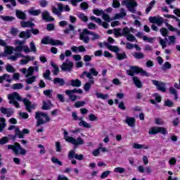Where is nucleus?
<instances>
[{
    "instance_id": "nucleus-1",
    "label": "nucleus",
    "mask_w": 180,
    "mask_h": 180,
    "mask_svg": "<svg viewBox=\"0 0 180 180\" xmlns=\"http://www.w3.org/2000/svg\"><path fill=\"white\" fill-rule=\"evenodd\" d=\"M15 51L22 52L23 51L26 54L29 53H37V49L34 41H32L30 44V48L27 45H25V41L16 40L15 42Z\"/></svg>"
},
{
    "instance_id": "nucleus-2",
    "label": "nucleus",
    "mask_w": 180,
    "mask_h": 180,
    "mask_svg": "<svg viewBox=\"0 0 180 180\" xmlns=\"http://www.w3.org/2000/svg\"><path fill=\"white\" fill-rule=\"evenodd\" d=\"M63 134L65 140L68 141V143H71V144H73V146H82V144L84 143L82 138L80 136L77 137V139H75L74 137L68 136V131H67L65 129L63 130Z\"/></svg>"
},
{
    "instance_id": "nucleus-3",
    "label": "nucleus",
    "mask_w": 180,
    "mask_h": 180,
    "mask_svg": "<svg viewBox=\"0 0 180 180\" xmlns=\"http://www.w3.org/2000/svg\"><path fill=\"white\" fill-rule=\"evenodd\" d=\"M122 5H125L126 8H127L128 11L131 12V13H136V15H141L140 11L136 12V8L137 6V2L136 0H123Z\"/></svg>"
},
{
    "instance_id": "nucleus-4",
    "label": "nucleus",
    "mask_w": 180,
    "mask_h": 180,
    "mask_svg": "<svg viewBox=\"0 0 180 180\" xmlns=\"http://www.w3.org/2000/svg\"><path fill=\"white\" fill-rule=\"evenodd\" d=\"M35 119L37 120V127L47 123V122H50V117L44 112H36Z\"/></svg>"
},
{
    "instance_id": "nucleus-5",
    "label": "nucleus",
    "mask_w": 180,
    "mask_h": 180,
    "mask_svg": "<svg viewBox=\"0 0 180 180\" xmlns=\"http://www.w3.org/2000/svg\"><path fill=\"white\" fill-rule=\"evenodd\" d=\"M7 148L8 150H12L15 155H19V154H21V155H26V150L22 148L20 144L18 143H15L14 145H8Z\"/></svg>"
},
{
    "instance_id": "nucleus-6",
    "label": "nucleus",
    "mask_w": 180,
    "mask_h": 180,
    "mask_svg": "<svg viewBox=\"0 0 180 180\" xmlns=\"http://www.w3.org/2000/svg\"><path fill=\"white\" fill-rule=\"evenodd\" d=\"M8 99L9 101V103H11V105H14V106L17 108H20L19 103H18V101H22V98L20 97L19 94L14 92L11 94H8Z\"/></svg>"
},
{
    "instance_id": "nucleus-7",
    "label": "nucleus",
    "mask_w": 180,
    "mask_h": 180,
    "mask_svg": "<svg viewBox=\"0 0 180 180\" xmlns=\"http://www.w3.org/2000/svg\"><path fill=\"white\" fill-rule=\"evenodd\" d=\"M41 44H51V46H63L64 44L60 40H55L46 36L41 41Z\"/></svg>"
},
{
    "instance_id": "nucleus-8",
    "label": "nucleus",
    "mask_w": 180,
    "mask_h": 180,
    "mask_svg": "<svg viewBox=\"0 0 180 180\" xmlns=\"http://www.w3.org/2000/svg\"><path fill=\"white\" fill-rule=\"evenodd\" d=\"M158 133H160L165 136V134H168V131L162 127H153L148 131L149 134H158Z\"/></svg>"
},
{
    "instance_id": "nucleus-9",
    "label": "nucleus",
    "mask_w": 180,
    "mask_h": 180,
    "mask_svg": "<svg viewBox=\"0 0 180 180\" xmlns=\"http://www.w3.org/2000/svg\"><path fill=\"white\" fill-rule=\"evenodd\" d=\"M98 74H99V72L94 68H91L89 72L85 71L83 72V75H85L88 79H91L92 81H94V77H98Z\"/></svg>"
},
{
    "instance_id": "nucleus-10",
    "label": "nucleus",
    "mask_w": 180,
    "mask_h": 180,
    "mask_svg": "<svg viewBox=\"0 0 180 180\" xmlns=\"http://www.w3.org/2000/svg\"><path fill=\"white\" fill-rule=\"evenodd\" d=\"M74 67V63L70 60L66 59L65 62L62 64L60 68L62 71H71Z\"/></svg>"
},
{
    "instance_id": "nucleus-11",
    "label": "nucleus",
    "mask_w": 180,
    "mask_h": 180,
    "mask_svg": "<svg viewBox=\"0 0 180 180\" xmlns=\"http://www.w3.org/2000/svg\"><path fill=\"white\" fill-rule=\"evenodd\" d=\"M89 30L84 29L83 32L79 34L80 40H82L84 43H89Z\"/></svg>"
},
{
    "instance_id": "nucleus-12",
    "label": "nucleus",
    "mask_w": 180,
    "mask_h": 180,
    "mask_svg": "<svg viewBox=\"0 0 180 180\" xmlns=\"http://www.w3.org/2000/svg\"><path fill=\"white\" fill-rule=\"evenodd\" d=\"M20 72L25 75V78H29V77H32L33 75V72H34V69L33 67L30 66L27 68H22L20 70Z\"/></svg>"
},
{
    "instance_id": "nucleus-13",
    "label": "nucleus",
    "mask_w": 180,
    "mask_h": 180,
    "mask_svg": "<svg viewBox=\"0 0 180 180\" xmlns=\"http://www.w3.org/2000/svg\"><path fill=\"white\" fill-rule=\"evenodd\" d=\"M152 82L158 91H160L161 92H165V91H167V89H165V84L163 82L157 80H152Z\"/></svg>"
},
{
    "instance_id": "nucleus-14",
    "label": "nucleus",
    "mask_w": 180,
    "mask_h": 180,
    "mask_svg": "<svg viewBox=\"0 0 180 180\" xmlns=\"http://www.w3.org/2000/svg\"><path fill=\"white\" fill-rule=\"evenodd\" d=\"M22 101L27 112H32L36 108V104L32 103L27 98H24Z\"/></svg>"
},
{
    "instance_id": "nucleus-15",
    "label": "nucleus",
    "mask_w": 180,
    "mask_h": 180,
    "mask_svg": "<svg viewBox=\"0 0 180 180\" xmlns=\"http://www.w3.org/2000/svg\"><path fill=\"white\" fill-rule=\"evenodd\" d=\"M20 58H25L20 61V64L21 65H26V64H29L30 61H34V60L35 59L34 56H30L23 55V56H20Z\"/></svg>"
},
{
    "instance_id": "nucleus-16",
    "label": "nucleus",
    "mask_w": 180,
    "mask_h": 180,
    "mask_svg": "<svg viewBox=\"0 0 180 180\" xmlns=\"http://www.w3.org/2000/svg\"><path fill=\"white\" fill-rule=\"evenodd\" d=\"M90 19L91 20H94V22H96V23H98V25H100V26H103L104 29H108V27H109V24L105 22H102V20H101V18H96L95 16H91Z\"/></svg>"
},
{
    "instance_id": "nucleus-17",
    "label": "nucleus",
    "mask_w": 180,
    "mask_h": 180,
    "mask_svg": "<svg viewBox=\"0 0 180 180\" xmlns=\"http://www.w3.org/2000/svg\"><path fill=\"white\" fill-rule=\"evenodd\" d=\"M41 18L44 20H46V22H54V18H53L47 11H44L42 13Z\"/></svg>"
},
{
    "instance_id": "nucleus-18",
    "label": "nucleus",
    "mask_w": 180,
    "mask_h": 180,
    "mask_svg": "<svg viewBox=\"0 0 180 180\" xmlns=\"http://www.w3.org/2000/svg\"><path fill=\"white\" fill-rule=\"evenodd\" d=\"M32 36V31L30 30H27L26 31H22L20 34L19 37L20 39H24L27 40V39H30Z\"/></svg>"
},
{
    "instance_id": "nucleus-19",
    "label": "nucleus",
    "mask_w": 180,
    "mask_h": 180,
    "mask_svg": "<svg viewBox=\"0 0 180 180\" xmlns=\"http://www.w3.org/2000/svg\"><path fill=\"white\" fill-rule=\"evenodd\" d=\"M15 136H18L19 139H23V137H25L24 134H29V129H24L22 132L20 131V130H19V128H15Z\"/></svg>"
},
{
    "instance_id": "nucleus-20",
    "label": "nucleus",
    "mask_w": 180,
    "mask_h": 180,
    "mask_svg": "<svg viewBox=\"0 0 180 180\" xmlns=\"http://www.w3.org/2000/svg\"><path fill=\"white\" fill-rule=\"evenodd\" d=\"M149 22L150 23H155L158 26H160V25H162V22H164V20L162 19V18L150 17Z\"/></svg>"
},
{
    "instance_id": "nucleus-21",
    "label": "nucleus",
    "mask_w": 180,
    "mask_h": 180,
    "mask_svg": "<svg viewBox=\"0 0 180 180\" xmlns=\"http://www.w3.org/2000/svg\"><path fill=\"white\" fill-rule=\"evenodd\" d=\"M1 113H4V115H6L7 117H10V116H12L13 114V110L11 108H6L4 107H1L0 109Z\"/></svg>"
},
{
    "instance_id": "nucleus-22",
    "label": "nucleus",
    "mask_w": 180,
    "mask_h": 180,
    "mask_svg": "<svg viewBox=\"0 0 180 180\" xmlns=\"http://www.w3.org/2000/svg\"><path fill=\"white\" fill-rule=\"evenodd\" d=\"M70 91H72V90H66L65 93L68 95V96H69V99L70 101H72V102H75V101L78 99V96L75 95L74 94H75V92H71Z\"/></svg>"
},
{
    "instance_id": "nucleus-23",
    "label": "nucleus",
    "mask_w": 180,
    "mask_h": 180,
    "mask_svg": "<svg viewBox=\"0 0 180 180\" xmlns=\"http://www.w3.org/2000/svg\"><path fill=\"white\" fill-rule=\"evenodd\" d=\"M133 68L134 71H137V74L139 73L141 74L142 77H150V75L143 68H139V66H137V68Z\"/></svg>"
},
{
    "instance_id": "nucleus-24",
    "label": "nucleus",
    "mask_w": 180,
    "mask_h": 180,
    "mask_svg": "<svg viewBox=\"0 0 180 180\" xmlns=\"http://www.w3.org/2000/svg\"><path fill=\"white\" fill-rule=\"evenodd\" d=\"M58 8L56 7L52 8V12L54 15H58L59 13L63 12V4H57Z\"/></svg>"
},
{
    "instance_id": "nucleus-25",
    "label": "nucleus",
    "mask_w": 180,
    "mask_h": 180,
    "mask_svg": "<svg viewBox=\"0 0 180 180\" xmlns=\"http://www.w3.org/2000/svg\"><path fill=\"white\" fill-rule=\"evenodd\" d=\"M103 45L110 50V51H113L114 53H119V48L116 46H112L109 44L108 42H103Z\"/></svg>"
},
{
    "instance_id": "nucleus-26",
    "label": "nucleus",
    "mask_w": 180,
    "mask_h": 180,
    "mask_svg": "<svg viewBox=\"0 0 180 180\" xmlns=\"http://www.w3.org/2000/svg\"><path fill=\"white\" fill-rule=\"evenodd\" d=\"M125 123H127L129 127H134V125L136 124V120L134 117H127Z\"/></svg>"
},
{
    "instance_id": "nucleus-27",
    "label": "nucleus",
    "mask_w": 180,
    "mask_h": 180,
    "mask_svg": "<svg viewBox=\"0 0 180 180\" xmlns=\"http://www.w3.org/2000/svg\"><path fill=\"white\" fill-rule=\"evenodd\" d=\"M126 15H127V13H126V10H124V8H121L120 13L115 14V16L113 17V19H122V18H124Z\"/></svg>"
},
{
    "instance_id": "nucleus-28",
    "label": "nucleus",
    "mask_w": 180,
    "mask_h": 180,
    "mask_svg": "<svg viewBox=\"0 0 180 180\" xmlns=\"http://www.w3.org/2000/svg\"><path fill=\"white\" fill-rule=\"evenodd\" d=\"M4 81L11 83L12 82V77H11V76L8 74H4L3 76H0V84H2Z\"/></svg>"
},
{
    "instance_id": "nucleus-29",
    "label": "nucleus",
    "mask_w": 180,
    "mask_h": 180,
    "mask_svg": "<svg viewBox=\"0 0 180 180\" xmlns=\"http://www.w3.org/2000/svg\"><path fill=\"white\" fill-rule=\"evenodd\" d=\"M72 54V52H71V51L70 50H66L64 53H61L59 58L60 60V61H64L65 60V57H70V56Z\"/></svg>"
},
{
    "instance_id": "nucleus-30",
    "label": "nucleus",
    "mask_w": 180,
    "mask_h": 180,
    "mask_svg": "<svg viewBox=\"0 0 180 180\" xmlns=\"http://www.w3.org/2000/svg\"><path fill=\"white\" fill-rule=\"evenodd\" d=\"M18 53H15L14 55H11L8 56V60H11V61H16L18 58L20 57H23V54H22L21 52L17 51Z\"/></svg>"
},
{
    "instance_id": "nucleus-31",
    "label": "nucleus",
    "mask_w": 180,
    "mask_h": 180,
    "mask_svg": "<svg viewBox=\"0 0 180 180\" xmlns=\"http://www.w3.org/2000/svg\"><path fill=\"white\" fill-rule=\"evenodd\" d=\"M95 95L98 99H102L103 101H106V99H109V94H103L102 93H99L96 91Z\"/></svg>"
},
{
    "instance_id": "nucleus-32",
    "label": "nucleus",
    "mask_w": 180,
    "mask_h": 180,
    "mask_svg": "<svg viewBox=\"0 0 180 180\" xmlns=\"http://www.w3.org/2000/svg\"><path fill=\"white\" fill-rule=\"evenodd\" d=\"M133 148H135V150H141V148H144L145 150H148L150 147L144 144H139V143H135L133 144Z\"/></svg>"
},
{
    "instance_id": "nucleus-33",
    "label": "nucleus",
    "mask_w": 180,
    "mask_h": 180,
    "mask_svg": "<svg viewBox=\"0 0 180 180\" xmlns=\"http://www.w3.org/2000/svg\"><path fill=\"white\" fill-rule=\"evenodd\" d=\"M13 51H16V48L13 49V47L8 45L4 46V53H6V54H13Z\"/></svg>"
},
{
    "instance_id": "nucleus-34",
    "label": "nucleus",
    "mask_w": 180,
    "mask_h": 180,
    "mask_svg": "<svg viewBox=\"0 0 180 180\" xmlns=\"http://www.w3.org/2000/svg\"><path fill=\"white\" fill-rule=\"evenodd\" d=\"M28 13H30V15H32V16H39V15L41 13V10L40 9L36 10L32 8L28 10Z\"/></svg>"
},
{
    "instance_id": "nucleus-35",
    "label": "nucleus",
    "mask_w": 180,
    "mask_h": 180,
    "mask_svg": "<svg viewBox=\"0 0 180 180\" xmlns=\"http://www.w3.org/2000/svg\"><path fill=\"white\" fill-rule=\"evenodd\" d=\"M95 84V80L89 79V82L86 83L84 86V89L86 92H88L91 89V85Z\"/></svg>"
},
{
    "instance_id": "nucleus-36",
    "label": "nucleus",
    "mask_w": 180,
    "mask_h": 180,
    "mask_svg": "<svg viewBox=\"0 0 180 180\" xmlns=\"http://www.w3.org/2000/svg\"><path fill=\"white\" fill-rule=\"evenodd\" d=\"M70 85H71V86L79 88V86H81V85H82V82L78 79H72V80H70Z\"/></svg>"
},
{
    "instance_id": "nucleus-37",
    "label": "nucleus",
    "mask_w": 180,
    "mask_h": 180,
    "mask_svg": "<svg viewBox=\"0 0 180 180\" xmlns=\"http://www.w3.org/2000/svg\"><path fill=\"white\" fill-rule=\"evenodd\" d=\"M100 37L101 36L95 32H89V40H91L92 41H94V40H98V39H100Z\"/></svg>"
},
{
    "instance_id": "nucleus-38",
    "label": "nucleus",
    "mask_w": 180,
    "mask_h": 180,
    "mask_svg": "<svg viewBox=\"0 0 180 180\" xmlns=\"http://www.w3.org/2000/svg\"><path fill=\"white\" fill-rule=\"evenodd\" d=\"M15 15L18 19H26V14H25L22 11L16 10Z\"/></svg>"
},
{
    "instance_id": "nucleus-39",
    "label": "nucleus",
    "mask_w": 180,
    "mask_h": 180,
    "mask_svg": "<svg viewBox=\"0 0 180 180\" xmlns=\"http://www.w3.org/2000/svg\"><path fill=\"white\" fill-rule=\"evenodd\" d=\"M21 27H34V23L32 22L31 21L21 22Z\"/></svg>"
},
{
    "instance_id": "nucleus-40",
    "label": "nucleus",
    "mask_w": 180,
    "mask_h": 180,
    "mask_svg": "<svg viewBox=\"0 0 180 180\" xmlns=\"http://www.w3.org/2000/svg\"><path fill=\"white\" fill-rule=\"evenodd\" d=\"M134 68H137V66H131L130 70H127V75L134 77V74H137V70H134Z\"/></svg>"
},
{
    "instance_id": "nucleus-41",
    "label": "nucleus",
    "mask_w": 180,
    "mask_h": 180,
    "mask_svg": "<svg viewBox=\"0 0 180 180\" xmlns=\"http://www.w3.org/2000/svg\"><path fill=\"white\" fill-rule=\"evenodd\" d=\"M132 79L134 81V84L136 85L137 88H141V86H143V85L141 84V82L140 81L139 77H134Z\"/></svg>"
},
{
    "instance_id": "nucleus-42",
    "label": "nucleus",
    "mask_w": 180,
    "mask_h": 180,
    "mask_svg": "<svg viewBox=\"0 0 180 180\" xmlns=\"http://www.w3.org/2000/svg\"><path fill=\"white\" fill-rule=\"evenodd\" d=\"M79 126L85 127L86 129H91V126L89 123L84 121L83 120H80L79 122Z\"/></svg>"
},
{
    "instance_id": "nucleus-43",
    "label": "nucleus",
    "mask_w": 180,
    "mask_h": 180,
    "mask_svg": "<svg viewBox=\"0 0 180 180\" xmlns=\"http://www.w3.org/2000/svg\"><path fill=\"white\" fill-rule=\"evenodd\" d=\"M6 127V123H5V118L0 117V133L4 131V129Z\"/></svg>"
},
{
    "instance_id": "nucleus-44",
    "label": "nucleus",
    "mask_w": 180,
    "mask_h": 180,
    "mask_svg": "<svg viewBox=\"0 0 180 180\" xmlns=\"http://www.w3.org/2000/svg\"><path fill=\"white\" fill-rule=\"evenodd\" d=\"M0 18L4 20V22H12V20H15V18L12 16L0 15Z\"/></svg>"
},
{
    "instance_id": "nucleus-45",
    "label": "nucleus",
    "mask_w": 180,
    "mask_h": 180,
    "mask_svg": "<svg viewBox=\"0 0 180 180\" xmlns=\"http://www.w3.org/2000/svg\"><path fill=\"white\" fill-rule=\"evenodd\" d=\"M0 18L4 20V22H12V20H15V18L12 16L0 15Z\"/></svg>"
},
{
    "instance_id": "nucleus-46",
    "label": "nucleus",
    "mask_w": 180,
    "mask_h": 180,
    "mask_svg": "<svg viewBox=\"0 0 180 180\" xmlns=\"http://www.w3.org/2000/svg\"><path fill=\"white\" fill-rule=\"evenodd\" d=\"M53 84H59L60 86H63L65 82H64L63 79L56 77L53 80Z\"/></svg>"
},
{
    "instance_id": "nucleus-47",
    "label": "nucleus",
    "mask_w": 180,
    "mask_h": 180,
    "mask_svg": "<svg viewBox=\"0 0 180 180\" xmlns=\"http://www.w3.org/2000/svg\"><path fill=\"white\" fill-rule=\"evenodd\" d=\"M36 82V76H32L30 77H27L25 80L26 84H28V85H32L33 82Z\"/></svg>"
},
{
    "instance_id": "nucleus-48",
    "label": "nucleus",
    "mask_w": 180,
    "mask_h": 180,
    "mask_svg": "<svg viewBox=\"0 0 180 180\" xmlns=\"http://www.w3.org/2000/svg\"><path fill=\"white\" fill-rule=\"evenodd\" d=\"M51 65L53 68V72L54 75H58V72L60 71V69L58 68V66L53 62L51 63Z\"/></svg>"
},
{
    "instance_id": "nucleus-49",
    "label": "nucleus",
    "mask_w": 180,
    "mask_h": 180,
    "mask_svg": "<svg viewBox=\"0 0 180 180\" xmlns=\"http://www.w3.org/2000/svg\"><path fill=\"white\" fill-rule=\"evenodd\" d=\"M113 171L116 174H124V172H126V169L123 167H115Z\"/></svg>"
},
{
    "instance_id": "nucleus-50",
    "label": "nucleus",
    "mask_w": 180,
    "mask_h": 180,
    "mask_svg": "<svg viewBox=\"0 0 180 180\" xmlns=\"http://www.w3.org/2000/svg\"><path fill=\"white\" fill-rule=\"evenodd\" d=\"M130 34V30L128 27H125L122 29V35L124 37H127V36H129Z\"/></svg>"
},
{
    "instance_id": "nucleus-51",
    "label": "nucleus",
    "mask_w": 180,
    "mask_h": 180,
    "mask_svg": "<svg viewBox=\"0 0 180 180\" xmlns=\"http://www.w3.org/2000/svg\"><path fill=\"white\" fill-rule=\"evenodd\" d=\"M117 60H125V58H127V55H126V53H117Z\"/></svg>"
},
{
    "instance_id": "nucleus-52",
    "label": "nucleus",
    "mask_w": 180,
    "mask_h": 180,
    "mask_svg": "<svg viewBox=\"0 0 180 180\" xmlns=\"http://www.w3.org/2000/svg\"><path fill=\"white\" fill-rule=\"evenodd\" d=\"M44 105L42 106V109L44 110H49L50 108H51V102L47 101V102H43Z\"/></svg>"
},
{
    "instance_id": "nucleus-53",
    "label": "nucleus",
    "mask_w": 180,
    "mask_h": 180,
    "mask_svg": "<svg viewBox=\"0 0 180 180\" xmlns=\"http://www.w3.org/2000/svg\"><path fill=\"white\" fill-rule=\"evenodd\" d=\"M133 56L135 58L141 59L144 58L145 56L144 53L140 52H135L133 53Z\"/></svg>"
},
{
    "instance_id": "nucleus-54",
    "label": "nucleus",
    "mask_w": 180,
    "mask_h": 180,
    "mask_svg": "<svg viewBox=\"0 0 180 180\" xmlns=\"http://www.w3.org/2000/svg\"><path fill=\"white\" fill-rule=\"evenodd\" d=\"M168 40H169V44L171 45H174L175 44L176 41V37L175 36H169L168 37Z\"/></svg>"
},
{
    "instance_id": "nucleus-55",
    "label": "nucleus",
    "mask_w": 180,
    "mask_h": 180,
    "mask_svg": "<svg viewBox=\"0 0 180 180\" xmlns=\"http://www.w3.org/2000/svg\"><path fill=\"white\" fill-rule=\"evenodd\" d=\"M154 5H155V0L152 1L149 4L148 7L146 10V13H148L150 12V11H151V9H153V6H154Z\"/></svg>"
},
{
    "instance_id": "nucleus-56",
    "label": "nucleus",
    "mask_w": 180,
    "mask_h": 180,
    "mask_svg": "<svg viewBox=\"0 0 180 180\" xmlns=\"http://www.w3.org/2000/svg\"><path fill=\"white\" fill-rule=\"evenodd\" d=\"M167 38L162 39V38H159L160 44L162 46V49H165L167 47Z\"/></svg>"
},
{
    "instance_id": "nucleus-57",
    "label": "nucleus",
    "mask_w": 180,
    "mask_h": 180,
    "mask_svg": "<svg viewBox=\"0 0 180 180\" xmlns=\"http://www.w3.org/2000/svg\"><path fill=\"white\" fill-rule=\"evenodd\" d=\"M126 39L128 41H137L136 37L131 34H129L128 36H127Z\"/></svg>"
},
{
    "instance_id": "nucleus-58",
    "label": "nucleus",
    "mask_w": 180,
    "mask_h": 180,
    "mask_svg": "<svg viewBox=\"0 0 180 180\" xmlns=\"http://www.w3.org/2000/svg\"><path fill=\"white\" fill-rule=\"evenodd\" d=\"M79 19L83 22H88V17L84 13L79 14Z\"/></svg>"
},
{
    "instance_id": "nucleus-59",
    "label": "nucleus",
    "mask_w": 180,
    "mask_h": 180,
    "mask_svg": "<svg viewBox=\"0 0 180 180\" xmlns=\"http://www.w3.org/2000/svg\"><path fill=\"white\" fill-rule=\"evenodd\" d=\"M171 68V63L169 62H165L162 66V70L165 71V70H169Z\"/></svg>"
},
{
    "instance_id": "nucleus-60",
    "label": "nucleus",
    "mask_w": 180,
    "mask_h": 180,
    "mask_svg": "<svg viewBox=\"0 0 180 180\" xmlns=\"http://www.w3.org/2000/svg\"><path fill=\"white\" fill-rule=\"evenodd\" d=\"M102 18L103 20H105V22H110V20H112L110 17H109V15L105 13V11L102 14Z\"/></svg>"
},
{
    "instance_id": "nucleus-61",
    "label": "nucleus",
    "mask_w": 180,
    "mask_h": 180,
    "mask_svg": "<svg viewBox=\"0 0 180 180\" xmlns=\"http://www.w3.org/2000/svg\"><path fill=\"white\" fill-rule=\"evenodd\" d=\"M110 171L107 170L105 172H103L101 175V179H105V178H108V176H109V174H110Z\"/></svg>"
},
{
    "instance_id": "nucleus-62",
    "label": "nucleus",
    "mask_w": 180,
    "mask_h": 180,
    "mask_svg": "<svg viewBox=\"0 0 180 180\" xmlns=\"http://www.w3.org/2000/svg\"><path fill=\"white\" fill-rule=\"evenodd\" d=\"M23 84L22 83H17L13 84V89H22Z\"/></svg>"
},
{
    "instance_id": "nucleus-63",
    "label": "nucleus",
    "mask_w": 180,
    "mask_h": 180,
    "mask_svg": "<svg viewBox=\"0 0 180 180\" xmlns=\"http://www.w3.org/2000/svg\"><path fill=\"white\" fill-rule=\"evenodd\" d=\"M94 15H96V16H101V15H103V10H99V9H94L93 11Z\"/></svg>"
},
{
    "instance_id": "nucleus-64",
    "label": "nucleus",
    "mask_w": 180,
    "mask_h": 180,
    "mask_svg": "<svg viewBox=\"0 0 180 180\" xmlns=\"http://www.w3.org/2000/svg\"><path fill=\"white\" fill-rule=\"evenodd\" d=\"M85 105V101H77L75 103V108H82Z\"/></svg>"
}]
</instances>
